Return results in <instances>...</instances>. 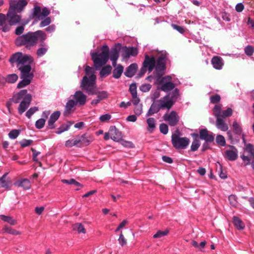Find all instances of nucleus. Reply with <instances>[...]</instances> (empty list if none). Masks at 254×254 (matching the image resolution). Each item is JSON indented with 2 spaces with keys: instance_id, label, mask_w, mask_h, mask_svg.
I'll list each match as a JSON object with an SVG mask.
<instances>
[{
  "instance_id": "1",
  "label": "nucleus",
  "mask_w": 254,
  "mask_h": 254,
  "mask_svg": "<svg viewBox=\"0 0 254 254\" xmlns=\"http://www.w3.org/2000/svg\"><path fill=\"white\" fill-rule=\"evenodd\" d=\"M46 39V34L42 30H38L34 32H29L18 36L15 40V44L17 46H24L26 48L30 49L35 46L39 40L41 42L40 46L44 47V41Z\"/></svg>"
},
{
  "instance_id": "2",
  "label": "nucleus",
  "mask_w": 254,
  "mask_h": 254,
  "mask_svg": "<svg viewBox=\"0 0 254 254\" xmlns=\"http://www.w3.org/2000/svg\"><path fill=\"white\" fill-rule=\"evenodd\" d=\"M96 75L92 73L89 77L85 75L81 82L80 87L82 90L85 91L89 95H96L97 98L100 101L107 98V92L105 91H98L95 83Z\"/></svg>"
},
{
  "instance_id": "3",
  "label": "nucleus",
  "mask_w": 254,
  "mask_h": 254,
  "mask_svg": "<svg viewBox=\"0 0 254 254\" xmlns=\"http://www.w3.org/2000/svg\"><path fill=\"white\" fill-rule=\"evenodd\" d=\"M92 60L96 69H99L106 64L109 59V48L106 45L103 46L102 52L100 54L93 53L91 54Z\"/></svg>"
},
{
  "instance_id": "4",
  "label": "nucleus",
  "mask_w": 254,
  "mask_h": 254,
  "mask_svg": "<svg viewBox=\"0 0 254 254\" xmlns=\"http://www.w3.org/2000/svg\"><path fill=\"white\" fill-rule=\"evenodd\" d=\"M168 59V54L162 52L156 61L154 67V76L155 78L161 77L164 74L166 69V62Z\"/></svg>"
},
{
  "instance_id": "5",
  "label": "nucleus",
  "mask_w": 254,
  "mask_h": 254,
  "mask_svg": "<svg viewBox=\"0 0 254 254\" xmlns=\"http://www.w3.org/2000/svg\"><path fill=\"white\" fill-rule=\"evenodd\" d=\"M9 62L11 64L16 63L17 67H19L27 64H32L34 62V59L30 55L17 52L12 55Z\"/></svg>"
},
{
  "instance_id": "6",
  "label": "nucleus",
  "mask_w": 254,
  "mask_h": 254,
  "mask_svg": "<svg viewBox=\"0 0 254 254\" xmlns=\"http://www.w3.org/2000/svg\"><path fill=\"white\" fill-rule=\"evenodd\" d=\"M155 80L156 82L158 84V88L162 91L168 92L175 87V84L172 82V78L169 75L163 77H157L155 78Z\"/></svg>"
},
{
  "instance_id": "7",
  "label": "nucleus",
  "mask_w": 254,
  "mask_h": 254,
  "mask_svg": "<svg viewBox=\"0 0 254 254\" xmlns=\"http://www.w3.org/2000/svg\"><path fill=\"white\" fill-rule=\"evenodd\" d=\"M171 141L173 146L176 149H186L189 145L190 140L186 137H181L179 135L173 133L172 135Z\"/></svg>"
},
{
  "instance_id": "8",
  "label": "nucleus",
  "mask_w": 254,
  "mask_h": 254,
  "mask_svg": "<svg viewBox=\"0 0 254 254\" xmlns=\"http://www.w3.org/2000/svg\"><path fill=\"white\" fill-rule=\"evenodd\" d=\"M50 14V11L46 7L41 9L40 6H35L33 9V13L30 18H36L35 22L42 20L44 18L47 17Z\"/></svg>"
},
{
  "instance_id": "9",
  "label": "nucleus",
  "mask_w": 254,
  "mask_h": 254,
  "mask_svg": "<svg viewBox=\"0 0 254 254\" xmlns=\"http://www.w3.org/2000/svg\"><path fill=\"white\" fill-rule=\"evenodd\" d=\"M9 10L15 11L16 12H21L24 8L27 5V0L16 1V0H9Z\"/></svg>"
},
{
  "instance_id": "10",
  "label": "nucleus",
  "mask_w": 254,
  "mask_h": 254,
  "mask_svg": "<svg viewBox=\"0 0 254 254\" xmlns=\"http://www.w3.org/2000/svg\"><path fill=\"white\" fill-rule=\"evenodd\" d=\"M155 64L156 60L154 56L145 55L144 60V73L147 69L149 72L152 71L155 67Z\"/></svg>"
},
{
  "instance_id": "11",
  "label": "nucleus",
  "mask_w": 254,
  "mask_h": 254,
  "mask_svg": "<svg viewBox=\"0 0 254 254\" xmlns=\"http://www.w3.org/2000/svg\"><path fill=\"white\" fill-rule=\"evenodd\" d=\"M122 56L124 59H128L130 56H135L137 55V48L133 47H123L121 48Z\"/></svg>"
},
{
  "instance_id": "12",
  "label": "nucleus",
  "mask_w": 254,
  "mask_h": 254,
  "mask_svg": "<svg viewBox=\"0 0 254 254\" xmlns=\"http://www.w3.org/2000/svg\"><path fill=\"white\" fill-rule=\"evenodd\" d=\"M164 120L168 122L170 126H176L179 121V117L175 111H171L170 114H165L164 115Z\"/></svg>"
},
{
  "instance_id": "13",
  "label": "nucleus",
  "mask_w": 254,
  "mask_h": 254,
  "mask_svg": "<svg viewBox=\"0 0 254 254\" xmlns=\"http://www.w3.org/2000/svg\"><path fill=\"white\" fill-rule=\"evenodd\" d=\"M20 71V77H30L33 78L34 74L31 71V64H27L25 65L17 67Z\"/></svg>"
},
{
  "instance_id": "14",
  "label": "nucleus",
  "mask_w": 254,
  "mask_h": 254,
  "mask_svg": "<svg viewBox=\"0 0 254 254\" xmlns=\"http://www.w3.org/2000/svg\"><path fill=\"white\" fill-rule=\"evenodd\" d=\"M79 147L88 145L92 141V137L86 133L76 136Z\"/></svg>"
},
{
  "instance_id": "15",
  "label": "nucleus",
  "mask_w": 254,
  "mask_h": 254,
  "mask_svg": "<svg viewBox=\"0 0 254 254\" xmlns=\"http://www.w3.org/2000/svg\"><path fill=\"white\" fill-rule=\"evenodd\" d=\"M32 101V96L30 94L26 95L24 97L23 100L20 103L18 111L19 114H23L29 106Z\"/></svg>"
},
{
  "instance_id": "16",
  "label": "nucleus",
  "mask_w": 254,
  "mask_h": 254,
  "mask_svg": "<svg viewBox=\"0 0 254 254\" xmlns=\"http://www.w3.org/2000/svg\"><path fill=\"white\" fill-rule=\"evenodd\" d=\"M7 17L9 23L8 25L10 26L19 23L21 20L20 15H18L16 12L9 9L7 13Z\"/></svg>"
},
{
  "instance_id": "17",
  "label": "nucleus",
  "mask_w": 254,
  "mask_h": 254,
  "mask_svg": "<svg viewBox=\"0 0 254 254\" xmlns=\"http://www.w3.org/2000/svg\"><path fill=\"white\" fill-rule=\"evenodd\" d=\"M244 142V147L243 148V151L240 153V158L242 160L244 165L248 166L250 165L253 159V155L249 154L248 152L245 151V142L246 140L244 138H243Z\"/></svg>"
},
{
  "instance_id": "18",
  "label": "nucleus",
  "mask_w": 254,
  "mask_h": 254,
  "mask_svg": "<svg viewBox=\"0 0 254 254\" xmlns=\"http://www.w3.org/2000/svg\"><path fill=\"white\" fill-rule=\"evenodd\" d=\"M74 101L79 106H83L86 102L87 96L81 91H77L73 96Z\"/></svg>"
},
{
  "instance_id": "19",
  "label": "nucleus",
  "mask_w": 254,
  "mask_h": 254,
  "mask_svg": "<svg viewBox=\"0 0 254 254\" xmlns=\"http://www.w3.org/2000/svg\"><path fill=\"white\" fill-rule=\"evenodd\" d=\"M129 91L131 95V102L134 105H136L140 102V99L137 94V87L135 83H133L130 85Z\"/></svg>"
},
{
  "instance_id": "20",
  "label": "nucleus",
  "mask_w": 254,
  "mask_h": 254,
  "mask_svg": "<svg viewBox=\"0 0 254 254\" xmlns=\"http://www.w3.org/2000/svg\"><path fill=\"white\" fill-rule=\"evenodd\" d=\"M110 137L115 141H119L122 139L123 136L122 132L115 126H111L109 128Z\"/></svg>"
},
{
  "instance_id": "21",
  "label": "nucleus",
  "mask_w": 254,
  "mask_h": 254,
  "mask_svg": "<svg viewBox=\"0 0 254 254\" xmlns=\"http://www.w3.org/2000/svg\"><path fill=\"white\" fill-rule=\"evenodd\" d=\"M199 136L200 139L205 140L206 142H211L214 139V136L212 132H209L206 129H202L199 131Z\"/></svg>"
},
{
  "instance_id": "22",
  "label": "nucleus",
  "mask_w": 254,
  "mask_h": 254,
  "mask_svg": "<svg viewBox=\"0 0 254 254\" xmlns=\"http://www.w3.org/2000/svg\"><path fill=\"white\" fill-rule=\"evenodd\" d=\"M168 98V96H165L163 98L157 101L160 109H167L169 110L173 106L172 103H171Z\"/></svg>"
},
{
  "instance_id": "23",
  "label": "nucleus",
  "mask_w": 254,
  "mask_h": 254,
  "mask_svg": "<svg viewBox=\"0 0 254 254\" xmlns=\"http://www.w3.org/2000/svg\"><path fill=\"white\" fill-rule=\"evenodd\" d=\"M230 148V149L227 150L225 151V155L229 160L235 161L238 158V150L233 146H231Z\"/></svg>"
},
{
  "instance_id": "24",
  "label": "nucleus",
  "mask_w": 254,
  "mask_h": 254,
  "mask_svg": "<svg viewBox=\"0 0 254 254\" xmlns=\"http://www.w3.org/2000/svg\"><path fill=\"white\" fill-rule=\"evenodd\" d=\"M61 115L60 111L54 112L50 117L48 122V127L50 129H53L55 127L54 123L58 120Z\"/></svg>"
},
{
  "instance_id": "25",
  "label": "nucleus",
  "mask_w": 254,
  "mask_h": 254,
  "mask_svg": "<svg viewBox=\"0 0 254 254\" xmlns=\"http://www.w3.org/2000/svg\"><path fill=\"white\" fill-rule=\"evenodd\" d=\"M211 64L213 67L218 70L221 69L224 65L222 58L219 56L213 57L211 59Z\"/></svg>"
},
{
  "instance_id": "26",
  "label": "nucleus",
  "mask_w": 254,
  "mask_h": 254,
  "mask_svg": "<svg viewBox=\"0 0 254 254\" xmlns=\"http://www.w3.org/2000/svg\"><path fill=\"white\" fill-rule=\"evenodd\" d=\"M122 45L120 43H117L114 47L112 48L110 51V59H118L119 52L121 50Z\"/></svg>"
},
{
  "instance_id": "27",
  "label": "nucleus",
  "mask_w": 254,
  "mask_h": 254,
  "mask_svg": "<svg viewBox=\"0 0 254 254\" xmlns=\"http://www.w3.org/2000/svg\"><path fill=\"white\" fill-rule=\"evenodd\" d=\"M137 68V65L136 64H132L127 68L124 74L128 77H131L135 74Z\"/></svg>"
},
{
  "instance_id": "28",
  "label": "nucleus",
  "mask_w": 254,
  "mask_h": 254,
  "mask_svg": "<svg viewBox=\"0 0 254 254\" xmlns=\"http://www.w3.org/2000/svg\"><path fill=\"white\" fill-rule=\"evenodd\" d=\"M27 90H21L18 93L13 96L12 100L15 103H18L21 99L23 100L24 97L28 95Z\"/></svg>"
},
{
  "instance_id": "29",
  "label": "nucleus",
  "mask_w": 254,
  "mask_h": 254,
  "mask_svg": "<svg viewBox=\"0 0 254 254\" xmlns=\"http://www.w3.org/2000/svg\"><path fill=\"white\" fill-rule=\"evenodd\" d=\"M216 126L217 128L225 131L228 129V126L221 117L216 118Z\"/></svg>"
},
{
  "instance_id": "30",
  "label": "nucleus",
  "mask_w": 254,
  "mask_h": 254,
  "mask_svg": "<svg viewBox=\"0 0 254 254\" xmlns=\"http://www.w3.org/2000/svg\"><path fill=\"white\" fill-rule=\"evenodd\" d=\"M6 17L4 14L0 13V30L4 32H8L10 30V25L4 24Z\"/></svg>"
},
{
  "instance_id": "31",
  "label": "nucleus",
  "mask_w": 254,
  "mask_h": 254,
  "mask_svg": "<svg viewBox=\"0 0 254 254\" xmlns=\"http://www.w3.org/2000/svg\"><path fill=\"white\" fill-rule=\"evenodd\" d=\"M16 185L19 187L23 188L24 190H28L31 187L30 182L27 179H21L19 180L16 182Z\"/></svg>"
},
{
  "instance_id": "32",
  "label": "nucleus",
  "mask_w": 254,
  "mask_h": 254,
  "mask_svg": "<svg viewBox=\"0 0 254 254\" xmlns=\"http://www.w3.org/2000/svg\"><path fill=\"white\" fill-rule=\"evenodd\" d=\"M179 96V90L177 88L175 89L172 92L166 95V96H168V100L172 103L173 105L176 102Z\"/></svg>"
},
{
  "instance_id": "33",
  "label": "nucleus",
  "mask_w": 254,
  "mask_h": 254,
  "mask_svg": "<svg viewBox=\"0 0 254 254\" xmlns=\"http://www.w3.org/2000/svg\"><path fill=\"white\" fill-rule=\"evenodd\" d=\"M233 223L234 226L239 230H243L245 225L242 221L238 217L234 216L233 218Z\"/></svg>"
},
{
  "instance_id": "34",
  "label": "nucleus",
  "mask_w": 254,
  "mask_h": 254,
  "mask_svg": "<svg viewBox=\"0 0 254 254\" xmlns=\"http://www.w3.org/2000/svg\"><path fill=\"white\" fill-rule=\"evenodd\" d=\"M123 66L120 64H118L113 71V77L116 79L119 78L123 72Z\"/></svg>"
},
{
  "instance_id": "35",
  "label": "nucleus",
  "mask_w": 254,
  "mask_h": 254,
  "mask_svg": "<svg viewBox=\"0 0 254 254\" xmlns=\"http://www.w3.org/2000/svg\"><path fill=\"white\" fill-rule=\"evenodd\" d=\"M20 78L22 79V80L20 81L17 85V88H23L30 84V83L32 81V80L33 78H30V77H20Z\"/></svg>"
},
{
  "instance_id": "36",
  "label": "nucleus",
  "mask_w": 254,
  "mask_h": 254,
  "mask_svg": "<svg viewBox=\"0 0 254 254\" xmlns=\"http://www.w3.org/2000/svg\"><path fill=\"white\" fill-rule=\"evenodd\" d=\"M148 125L147 130L150 133L153 132L156 127V121L153 118H149L147 120Z\"/></svg>"
},
{
  "instance_id": "37",
  "label": "nucleus",
  "mask_w": 254,
  "mask_h": 254,
  "mask_svg": "<svg viewBox=\"0 0 254 254\" xmlns=\"http://www.w3.org/2000/svg\"><path fill=\"white\" fill-rule=\"evenodd\" d=\"M112 70V67L110 65H107L102 67L100 72V75L101 77H105L109 75Z\"/></svg>"
},
{
  "instance_id": "38",
  "label": "nucleus",
  "mask_w": 254,
  "mask_h": 254,
  "mask_svg": "<svg viewBox=\"0 0 254 254\" xmlns=\"http://www.w3.org/2000/svg\"><path fill=\"white\" fill-rule=\"evenodd\" d=\"M8 173H5L0 178V186L2 188H7L10 183V180L7 177Z\"/></svg>"
},
{
  "instance_id": "39",
  "label": "nucleus",
  "mask_w": 254,
  "mask_h": 254,
  "mask_svg": "<svg viewBox=\"0 0 254 254\" xmlns=\"http://www.w3.org/2000/svg\"><path fill=\"white\" fill-rule=\"evenodd\" d=\"M72 123L70 122H67L65 124H63L60 127H59L57 130L56 131L57 134H61L62 132L67 131L69 128L72 125Z\"/></svg>"
},
{
  "instance_id": "40",
  "label": "nucleus",
  "mask_w": 254,
  "mask_h": 254,
  "mask_svg": "<svg viewBox=\"0 0 254 254\" xmlns=\"http://www.w3.org/2000/svg\"><path fill=\"white\" fill-rule=\"evenodd\" d=\"M160 110L157 102H154L151 106L146 116H149L158 112Z\"/></svg>"
},
{
  "instance_id": "41",
  "label": "nucleus",
  "mask_w": 254,
  "mask_h": 254,
  "mask_svg": "<svg viewBox=\"0 0 254 254\" xmlns=\"http://www.w3.org/2000/svg\"><path fill=\"white\" fill-rule=\"evenodd\" d=\"M73 229L77 231L79 233L85 234L86 233V230L81 223H77L74 224L73 225Z\"/></svg>"
},
{
  "instance_id": "42",
  "label": "nucleus",
  "mask_w": 254,
  "mask_h": 254,
  "mask_svg": "<svg viewBox=\"0 0 254 254\" xmlns=\"http://www.w3.org/2000/svg\"><path fill=\"white\" fill-rule=\"evenodd\" d=\"M0 217L2 220L9 223L10 225H14L16 223V220L11 217L1 215H0Z\"/></svg>"
},
{
  "instance_id": "43",
  "label": "nucleus",
  "mask_w": 254,
  "mask_h": 254,
  "mask_svg": "<svg viewBox=\"0 0 254 254\" xmlns=\"http://www.w3.org/2000/svg\"><path fill=\"white\" fill-rule=\"evenodd\" d=\"M76 105H77V104L74 100L72 99L68 100L65 106V112L69 113L71 109Z\"/></svg>"
},
{
  "instance_id": "44",
  "label": "nucleus",
  "mask_w": 254,
  "mask_h": 254,
  "mask_svg": "<svg viewBox=\"0 0 254 254\" xmlns=\"http://www.w3.org/2000/svg\"><path fill=\"white\" fill-rule=\"evenodd\" d=\"M245 151L248 152L249 154L253 155L254 159V146L251 143L245 142Z\"/></svg>"
},
{
  "instance_id": "45",
  "label": "nucleus",
  "mask_w": 254,
  "mask_h": 254,
  "mask_svg": "<svg viewBox=\"0 0 254 254\" xmlns=\"http://www.w3.org/2000/svg\"><path fill=\"white\" fill-rule=\"evenodd\" d=\"M169 233V230L166 229L164 231L158 230L156 234H155L153 237L154 238H161L163 237L166 235H167Z\"/></svg>"
},
{
  "instance_id": "46",
  "label": "nucleus",
  "mask_w": 254,
  "mask_h": 254,
  "mask_svg": "<svg viewBox=\"0 0 254 254\" xmlns=\"http://www.w3.org/2000/svg\"><path fill=\"white\" fill-rule=\"evenodd\" d=\"M65 145L67 147H71L73 146L79 147L77 137L73 139H69L65 142Z\"/></svg>"
},
{
  "instance_id": "47",
  "label": "nucleus",
  "mask_w": 254,
  "mask_h": 254,
  "mask_svg": "<svg viewBox=\"0 0 254 254\" xmlns=\"http://www.w3.org/2000/svg\"><path fill=\"white\" fill-rule=\"evenodd\" d=\"M42 47L39 48L36 52V54L38 57H42L48 51V47L46 44L44 47L41 46Z\"/></svg>"
},
{
  "instance_id": "48",
  "label": "nucleus",
  "mask_w": 254,
  "mask_h": 254,
  "mask_svg": "<svg viewBox=\"0 0 254 254\" xmlns=\"http://www.w3.org/2000/svg\"><path fill=\"white\" fill-rule=\"evenodd\" d=\"M200 143L199 142V140L198 139H194L193 141L192 142L191 146H190V150L192 151H196L199 147L200 146Z\"/></svg>"
},
{
  "instance_id": "49",
  "label": "nucleus",
  "mask_w": 254,
  "mask_h": 254,
  "mask_svg": "<svg viewBox=\"0 0 254 254\" xmlns=\"http://www.w3.org/2000/svg\"><path fill=\"white\" fill-rule=\"evenodd\" d=\"M18 79V76L16 74H9L6 78V82L8 83H15Z\"/></svg>"
},
{
  "instance_id": "50",
  "label": "nucleus",
  "mask_w": 254,
  "mask_h": 254,
  "mask_svg": "<svg viewBox=\"0 0 254 254\" xmlns=\"http://www.w3.org/2000/svg\"><path fill=\"white\" fill-rule=\"evenodd\" d=\"M233 113V110L230 108H228L226 110L222 111L221 113V118H225L230 117Z\"/></svg>"
},
{
  "instance_id": "51",
  "label": "nucleus",
  "mask_w": 254,
  "mask_h": 254,
  "mask_svg": "<svg viewBox=\"0 0 254 254\" xmlns=\"http://www.w3.org/2000/svg\"><path fill=\"white\" fill-rule=\"evenodd\" d=\"M233 127L234 132L237 134H240L242 132V128L239 124L236 122L234 121L233 123Z\"/></svg>"
},
{
  "instance_id": "52",
  "label": "nucleus",
  "mask_w": 254,
  "mask_h": 254,
  "mask_svg": "<svg viewBox=\"0 0 254 254\" xmlns=\"http://www.w3.org/2000/svg\"><path fill=\"white\" fill-rule=\"evenodd\" d=\"M216 141L217 144L222 146H224L226 145V141L224 137L222 135H218L216 137Z\"/></svg>"
},
{
  "instance_id": "53",
  "label": "nucleus",
  "mask_w": 254,
  "mask_h": 254,
  "mask_svg": "<svg viewBox=\"0 0 254 254\" xmlns=\"http://www.w3.org/2000/svg\"><path fill=\"white\" fill-rule=\"evenodd\" d=\"M214 116L216 118L221 117V107L220 105H216L214 108Z\"/></svg>"
},
{
  "instance_id": "54",
  "label": "nucleus",
  "mask_w": 254,
  "mask_h": 254,
  "mask_svg": "<svg viewBox=\"0 0 254 254\" xmlns=\"http://www.w3.org/2000/svg\"><path fill=\"white\" fill-rule=\"evenodd\" d=\"M45 122H46V119H45L44 118H41V119H39L38 120H37L36 122V123H35V126H36V128L38 129L42 128L45 124Z\"/></svg>"
},
{
  "instance_id": "55",
  "label": "nucleus",
  "mask_w": 254,
  "mask_h": 254,
  "mask_svg": "<svg viewBox=\"0 0 254 254\" xmlns=\"http://www.w3.org/2000/svg\"><path fill=\"white\" fill-rule=\"evenodd\" d=\"M51 22V19L50 17H46L45 18H43L42 21L40 23V27H43L49 25Z\"/></svg>"
},
{
  "instance_id": "56",
  "label": "nucleus",
  "mask_w": 254,
  "mask_h": 254,
  "mask_svg": "<svg viewBox=\"0 0 254 254\" xmlns=\"http://www.w3.org/2000/svg\"><path fill=\"white\" fill-rule=\"evenodd\" d=\"M38 108L37 107H33L30 108L26 113V117L30 119L32 115H33L37 111H38Z\"/></svg>"
},
{
  "instance_id": "57",
  "label": "nucleus",
  "mask_w": 254,
  "mask_h": 254,
  "mask_svg": "<svg viewBox=\"0 0 254 254\" xmlns=\"http://www.w3.org/2000/svg\"><path fill=\"white\" fill-rule=\"evenodd\" d=\"M20 131L17 129H12L9 133V137L11 139H15L19 134Z\"/></svg>"
},
{
  "instance_id": "58",
  "label": "nucleus",
  "mask_w": 254,
  "mask_h": 254,
  "mask_svg": "<svg viewBox=\"0 0 254 254\" xmlns=\"http://www.w3.org/2000/svg\"><path fill=\"white\" fill-rule=\"evenodd\" d=\"M159 129L162 134H166L168 132V127L166 124L162 123L160 125Z\"/></svg>"
},
{
  "instance_id": "59",
  "label": "nucleus",
  "mask_w": 254,
  "mask_h": 254,
  "mask_svg": "<svg viewBox=\"0 0 254 254\" xmlns=\"http://www.w3.org/2000/svg\"><path fill=\"white\" fill-rule=\"evenodd\" d=\"M33 142V141L31 139H23L19 142V143L22 148H24L30 145Z\"/></svg>"
},
{
  "instance_id": "60",
  "label": "nucleus",
  "mask_w": 254,
  "mask_h": 254,
  "mask_svg": "<svg viewBox=\"0 0 254 254\" xmlns=\"http://www.w3.org/2000/svg\"><path fill=\"white\" fill-rule=\"evenodd\" d=\"M228 199L230 203L233 206H236L237 204V197L235 195L231 194L229 196Z\"/></svg>"
},
{
  "instance_id": "61",
  "label": "nucleus",
  "mask_w": 254,
  "mask_h": 254,
  "mask_svg": "<svg viewBox=\"0 0 254 254\" xmlns=\"http://www.w3.org/2000/svg\"><path fill=\"white\" fill-rule=\"evenodd\" d=\"M254 52V49L253 47L250 45L246 46L245 48V52L248 56H252Z\"/></svg>"
},
{
  "instance_id": "62",
  "label": "nucleus",
  "mask_w": 254,
  "mask_h": 254,
  "mask_svg": "<svg viewBox=\"0 0 254 254\" xmlns=\"http://www.w3.org/2000/svg\"><path fill=\"white\" fill-rule=\"evenodd\" d=\"M5 231L10 234L13 235H18L20 234V232L15 230L13 229L10 227H5Z\"/></svg>"
},
{
  "instance_id": "63",
  "label": "nucleus",
  "mask_w": 254,
  "mask_h": 254,
  "mask_svg": "<svg viewBox=\"0 0 254 254\" xmlns=\"http://www.w3.org/2000/svg\"><path fill=\"white\" fill-rule=\"evenodd\" d=\"M172 27L174 29L177 30L180 33L183 34L185 32V29L183 27L175 24H171Z\"/></svg>"
},
{
  "instance_id": "64",
  "label": "nucleus",
  "mask_w": 254,
  "mask_h": 254,
  "mask_svg": "<svg viewBox=\"0 0 254 254\" xmlns=\"http://www.w3.org/2000/svg\"><path fill=\"white\" fill-rule=\"evenodd\" d=\"M118 241L119 242L120 244L122 246H124V245H126L127 243V240L125 239L122 232H121L120 235V237L118 239Z\"/></svg>"
}]
</instances>
